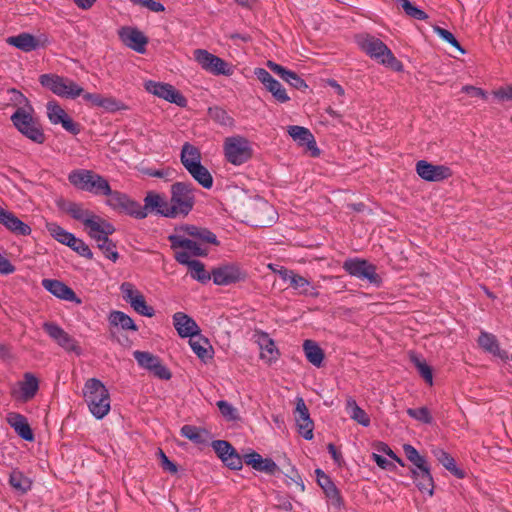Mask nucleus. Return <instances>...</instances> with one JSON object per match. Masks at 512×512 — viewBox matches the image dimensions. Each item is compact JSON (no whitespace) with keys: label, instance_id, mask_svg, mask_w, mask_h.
<instances>
[{"label":"nucleus","instance_id":"25","mask_svg":"<svg viewBox=\"0 0 512 512\" xmlns=\"http://www.w3.org/2000/svg\"><path fill=\"white\" fill-rule=\"evenodd\" d=\"M174 257L178 263L188 266L193 279L201 283H206L212 278V272H207L202 262L190 260L189 254L186 251H177Z\"/></svg>","mask_w":512,"mask_h":512},{"label":"nucleus","instance_id":"64","mask_svg":"<svg viewBox=\"0 0 512 512\" xmlns=\"http://www.w3.org/2000/svg\"><path fill=\"white\" fill-rule=\"evenodd\" d=\"M495 96L501 100H512V85L495 91Z\"/></svg>","mask_w":512,"mask_h":512},{"label":"nucleus","instance_id":"22","mask_svg":"<svg viewBox=\"0 0 512 512\" xmlns=\"http://www.w3.org/2000/svg\"><path fill=\"white\" fill-rule=\"evenodd\" d=\"M44 331L54 340L60 347L66 351H77L78 345L73 337H71L63 328L54 322H45L43 324Z\"/></svg>","mask_w":512,"mask_h":512},{"label":"nucleus","instance_id":"18","mask_svg":"<svg viewBox=\"0 0 512 512\" xmlns=\"http://www.w3.org/2000/svg\"><path fill=\"white\" fill-rule=\"evenodd\" d=\"M213 450L222 462L231 469H241L243 460L235 448L225 440H215L211 443Z\"/></svg>","mask_w":512,"mask_h":512},{"label":"nucleus","instance_id":"36","mask_svg":"<svg viewBox=\"0 0 512 512\" xmlns=\"http://www.w3.org/2000/svg\"><path fill=\"white\" fill-rule=\"evenodd\" d=\"M39 389L38 379L31 373H25L24 379L19 383V398L22 401L31 400Z\"/></svg>","mask_w":512,"mask_h":512},{"label":"nucleus","instance_id":"34","mask_svg":"<svg viewBox=\"0 0 512 512\" xmlns=\"http://www.w3.org/2000/svg\"><path fill=\"white\" fill-rule=\"evenodd\" d=\"M479 346L486 352L501 359L507 358V353L501 350L499 342L495 335L488 332H481L478 337Z\"/></svg>","mask_w":512,"mask_h":512},{"label":"nucleus","instance_id":"31","mask_svg":"<svg viewBox=\"0 0 512 512\" xmlns=\"http://www.w3.org/2000/svg\"><path fill=\"white\" fill-rule=\"evenodd\" d=\"M431 453L438 463L448 470L453 477L458 479L466 477V472L457 465L455 459L444 449L440 447H432Z\"/></svg>","mask_w":512,"mask_h":512},{"label":"nucleus","instance_id":"21","mask_svg":"<svg viewBox=\"0 0 512 512\" xmlns=\"http://www.w3.org/2000/svg\"><path fill=\"white\" fill-rule=\"evenodd\" d=\"M118 34L121 41L127 47L138 53L145 52L146 45L148 44V38L144 35L143 32L137 28L125 26L119 30Z\"/></svg>","mask_w":512,"mask_h":512},{"label":"nucleus","instance_id":"50","mask_svg":"<svg viewBox=\"0 0 512 512\" xmlns=\"http://www.w3.org/2000/svg\"><path fill=\"white\" fill-rule=\"evenodd\" d=\"M323 489L324 493L328 497L331 505L340 507L341 499L339 497L338 490L335 486V482H318Z\"/></svg>","mask_w":512,"mask_h":512},{"label":"nucleus","instance_id":"10","mask_svg":"<svg viewBox=\"0 0 512 512\" xmlns=\"http://www.w3.org/2000/svg\"><path fill=\"white\" fill-rule=\"evenodd\" d=\"M103 196L108 197L106 204L113 210L119 213L130 215L136 219L145 218V213L140 203L132 200L125 193L120 191H113L110 188V193L103 194Z\"/></svg>","mask_w":512,"mask_h":512},{"label":"nucleus","instance_id":"53","mask_svg":"<svg viewBox=\"0 0 512 512\" xmlns=\"http://www.w3.org/2000/svg\"><path fill=\"white\" fill-rule=\"evenodd\" d=\"M407 414L422 423L431 424L433 421L432 415L428 408L420 407V408H409L407 409Z\"/></svg>","mask_w":512,"mask_h":512},{"label":"nucleus","instance_id":"1","mask_svg":"<svg viewBox=\"0 0 512 512\" xmlns=\"http://www.w3.org/2000/svg\"><path fill=\"white\" fill-rule=\"evenodd\" d=\"M356 42L367 55L378 63L395 71L402 70V63L380 39L370 34H360L356 36Z\"/></svg>","mask_w":512,"mask_h":512},{"label":"nucleus","instance_id":"44","mask_svg":"<svg viewBox=\"0 0 512 512\" xmlns=\"http://www.w3.org/2000/svg\"><path fill=\"white\" fill-rule=\"evenodd\" d=\"M46 228H47L48 232L50 233V235L55 240H57L58 242L66 245V246H69V244L72 242V240L75 237L74 234L68 232L67 230L62 228L60 225H58L57 223H48L46 225Z\"/></svg>","mask_w":512,"mask_h":512},{"label":"nucleus","instance_id":"28","mask_svg":"<svg viewBox=\"0 0 512 512\" xmlns=\"http://www.w3.org/2000/svg\"><path fill=\"white\" fill-rule=\"evenodd\" d=\"M42 286L48 292L62 300L75 302L76 304L82 303V300L76 295V293L59 280L43 279Z\"/></svg>","mask_w":512,"mask_h":512},{"label":"nucleus","instance_id":"51","mask_svg":"<svg viewBox=\"0 0 512 512\" xmlns=\"http://www.w3.org/2000/svg\"><path fill=\"white\" fill-rule=\"evenodd\" d=\"M209 116L212 120L223 126H230L233 123V119L228 115L226 110L220 107L209 108Z\"/></svg>","mask_w":512,"mask_h":512},{"label":"nucleus","instance_id":"46","mask_svg":"<svg viewBox=\"0 0 512 512\" xmlns=\"http://www.w3.org/2000/svg\"><path fill=\"white\" fill-rule=\"evenodd\" d=\"M289 135L294 139L301 142V144L314 143V137L312 133L305 127L301 126H290L288 129Z\"/></svg>","mask_w":512,"mask_h":512},{"label":"nucleus","instance_id":"55","mask_svg":"<svg viewBox=\"0 0 512 512\" xmlns=\"http://www.w3.org/2000/svg\"><path fill=\"white\" fill-rule=\"evenodd\" d=\"M434 31L442 40L457 48L461 53L465 52L450 31L438 26L434 28Z\"/></svg>","mask_w":512,"mask_h":512},{"label":"nucleus","instance_id":"16","mask_svg":"<svg viewBox=\"0 0 512 512\" xmlns=\"http://www.w3.org/2000/svg\"><path fill=\"white\" fill-rule=\"evenodd\" d=\"M145 88L149 93L169 101L170 103L177 104L181 107L186 105V98L170 84L147 81Z\"/></svg>","mask_w":512,"mask_h":512},{"label":"nucleus","instance_id":"48","mask_svg":"<svg viewBox=\"0 0 512 512\" xmlns=\"http://www.w3.org/2000/svg\"><path fill=\"white\" fill-rule=\"evenodd\" d=\"M395 2L402 7L405 13L417 20H425L428 18L427 14L413 5L409 0H395Z\"/></svg>","mask_w":512,"mask_h":512},{"label":"nucleus","instance_id":"9","mask_svg":"<svg viewBox=\"0 0 512 512\" xmlns=\"http://www.w3.org/2000/svg\"><path fill=\"white\" fill-rule=\"evenodd\" d=\"M40 83L60 97L75 99L83 93V89L76 82L58 75H41Z\"/></svg>","mask_w":512,"mask_h":512},{"label":"nucleus","instance_id":"26","mask_svg":"<svg viewBox=\"0 0 512 512\" xmlns=\"http://www.w3.org/2000/svg\"><path fill=\"white\" fill-rule=\"evenodd\" d=\"M142 209L145 213V218L149 212H155L161 216L174 218L167 210H170V202L167 201L164 195L149 191L144 198V206Z\"/></svg>","mask_w":512,"mask_h":512},{"label":"nucleus","instance_id":"14","mask_svg":"<svg viewBox=\"0 0 512 512\" xmlns=\"http://www.w3.org/2000/svg\"><path fill=\"white\" fill-rule=\"evenodd\" d=\"M278 274L282 280L289 283L290 287H292L297 294L312 297L318 296V291L311 281L295 271L282 268L278 271Z\"/></svg>","mask_w":512,"mask_h":512},{"label":"nucleus","instance_id":"59","mask_svg":"<svg viewBox=\"0 0 512 512\" xmlns=\"http://www.w3.org/2000/svg\"><path fill=\"white\" fill-rule=\"evenodd\" d=\"M160 466L164 471L175 474L177 472V466L175 463L169 460L162 450H159Z\"/></svg>","mask_w":512,"mask_h":512},{"label":"nucleus","instance_id":"63","mask_svg":"<svg viewBox=\"0 0 512 512\" xmlns=\"http://www.w3.org/2000/svg\"><path fill=\"white\" fill-rule=\"evenodd\" d=\"M15 271V267L11 262L0 254V273L11 274Z\"/></svg>","mask_w":512,"mask_h":512},{"label":"nucleus","instance_id":"24","mask_svg":"<svg viewBox=\"0 0 512 512\" xmlns=\"http://www.w3.org/2000/svg\"><path fill=\"white\" fill-rule=\"evenodd\" d=\"M168 240L171 243V248L175 251H186L190 256H206L208 253L207 248L195 239H188L181 235H170Z\"/></svg>","mask_w":512,"mask_h":512},{"label":"nucleus","instance_id":"23","mask_svg":"<svg viewBox=\"0 0 512 512\" xmlns=\"http://www.w3.org/2000/svg\"><path fill=\"white\" fill-rule=\"evenodd\" d=\"M254 74L277 101L285 103L290 100L285 88L267 70L256 68Z\"/></svg>","mask_w":512,"mask_h":512},{"label":"nucleus","instance_id":"7","mask_svg":"<svg viewBox=\"0 0 512 512\" xmlns=\"http://www.w3.org/2000/svg\"><path fill=\"white\" fill-rule=\"evenodd\" d=\"M11 121L20 133L31 141L42 144L46 137L39 122L23 108H18L11 116Z\"/></svg>","mask_w":512,"mask_h":512},{"label":"nucleus","instance_id":"54","mask_svg":"<svg viewBox=\"0 0 512 512\" xmlns=\"http://www.w3.org/2000/svg\"><path fill=\"white\" fill-rule=\"evenodd\" d=\"M68 247H70L82 257H86L88 259L93 257V253L91 252L89 246L79 238L74 237Z\"/></svg>","mask_w":512,"mask_h":512},{"label":"nucleus","instance_id":"49","mask_svg":"<svg viewBox=\"0 0 512 512\" xmlns=\"http://www.w3.org/2000/svg\"><path fill=\"white\" fill-rule=\"evenodd\" d=\"M98 108H102L107 112H116L120 110H125L127 107L121 101L117 100L113 96L102 95L100 99V104Z\"/></svg>","mask_w":512,"mask_h":512},{"label":"nucleus","instance_id":"27","mask_svg":"<svg viewBox=\"0 0 512 512\" xmlns=\"http://www.w3.org/2000/svg\"><path fill=\"white\" fill-rule=\"evenodd\" d=\"M47 116L52 124H61L66 131L73 134L79 132L78 125L55 101L47 103Z\"/></svg>","mask_w":512,"mask_h":512},{"label":"nucleus","instance_id":"62","mask_svg":"<svg viewBox=\"0 0 512 512\" xmlns=\"http://www.w3.org/2000/svg\"><path fill=\"white\" fill-rule=\"evenodd\" d=\"M83 99L91 106V107H99L100 99L102 94L99 93H82Z\"/></svg>","mask_w":512,"mask_h":512},{"label":"nucleus","instance_id":"4","mask_svg":"<svg viewBox=\"0 0 512 512\" xmlns=\"http://www.w3.org/2000/svg\"><path fill=\"white\" fill-rule=\"evenodd\" d=\"M195 191L196 189L191 183L176 182L172 184L168 214L174 218L188 215L195 204Z\"/></svg>","mask_w":512,"mask_h":512},{"label":"nucleus","instance_id":"58","mask_svg":"<svg viewBox=\"0 0 512 512\" xmlns=\"http://www.w3.org/2000/svg\"><path fill=\"white\" fill-rule=\"evenodd\" d=\"M195 240L200 242L202 245L204 243L215 244V245L218 244L216 235L205 228H202V230L195 237Z\"/></svg>","mask_w":512,"mask_h":512},{"label":"nucleus","instance_id":"47","mask_svg":"<svg viewBox=\"0 0 512 512\" xmlns=\"http://www.w3.org/2000/svg\"><path fill=\"white\" fill-rule=\"evenodd\" d=\"M189 344L193 352L202 360L211 357L209 354L207 339L190 337Z\"/></svg>","mask_w":512,"mask_h":512},{"label":"nucleus","instance_id":"19","mask_svg":"<svg viewBox=\"0 0 512 512\" xmlns=\"http://www.w3.org/2000/svg\"><path fill=\"white\" fill-rule=\"evenodd\" d=\"M416 172L422 179L430 182L442 181L452 175L449 167L434 165L425 160H419L416 163Z\"/></svg>","mask_w":512,"mask_h":512},{"label":"nucleus","instance_id":"11","mask_svg":"<svg viewBox=\"0 0 512 512\" xmlns=\"http://www.w3.org/2000/svg\"><path fill=\"white\" fill-rule=\"evenodd\" d=\"M194 58L205 71L213 75L230 76L233 74V66L220 57L211 54L204 49H196Z\"/></svg>","mask_w":512,"mask_h":512},{"label":"nucleus","instance_id":"45","mask_svg":"<svg viewBox=\"0 0 512 512\" xmlns=\"http://www.w3.org/2000/svg\"><path fill=\"white\" fill-rule=\"evenodd\" d=\"M133 356H134L135 360L137 361V363L139 364V366H141L142 368H145L149 371H151V369H153L154 366L156 364H158V362L160 361L159 357H157L149 352H144V351H139V350L134 351Z\"/></svg>","mask_w":512,"mask_h":512},{"label":"nucleus","instance_id":"32","mask_svg":"<svg viewBox=\"0 0 512 512\" xmlns=\"http://www.w3.org/2000/svg\"><path fill=\"white\" fill-rule=\"evenodd\" d=\"M403 450L405 452L406 458L413 464L416 469H418V471H414V474L418 477L432 480L427 461L422 455L419 454L416 448H414L412 445L406 444L403 446Z\"/></svg>","mask_w":512,"mask_h":512},{"label":"nucleus","instance_id":"60","mask_svg":"<svg viewBox=\"0 0 512 512\" xmlns=\"http://www.w3.org/2000/svg\"><path fill=\"white\" fill-rule=\"evenodd\" d=\"M151 372L158 378L163 380H169L171 378V373L168 368L162 364L161 360L151 369Z\"/></svg>","mask_w":512,"mask_h":512},{"label":"nucleus","instance_id":"17","mask_svg":"<svg viewBox=\"0 0 512 512\" xmlns=\"http://www.w3.org/2000/svg\"><path fill=\"white\" fill-rule=\"evenodd\" d=\"M246 278V273L236 264L221 265L212 270V279L216 285H230Z\"/></svg>","mask_w":512,"mask_h":512},{"label":"nucleus","instance_id":"41","mask_svg":"<svg viewBox=\"0 0 512 512\" xmlns=\"http://www.w3.org/2000/svg\"><path fill=\"white\" fill-rule=\"evenodd\" d=\"M109 322L111 325L119 326L123 330H138V327L134 323L133 319L121 311H112L109 315Z\"/></svg>","mask_w":512,"mask_h":512},{"label":"nucleus","instance_id":"20","mask_svg":"<svg viewBox=\"0 0 512 512\" xmlns=\"http://www.w3.org/2000/svg\"><path fill=\"white\" fill-rule=\"evenodd\" d=\"M298 432L306 439L313 438L314 423L310 418L309 410L303 398L299 397L296 400V408L294 412Z\"/></svg>","mask_w":512,"mask_h":512},{"label":"nucleus","instance_id":"40","mask_svg":"<svg viewBox=\"0 0 512 512\" xmlns=\"http://www.w3.org/2000/svg\"><path fill=\"white\" fill-rule=\"evenodd\" d=\"M346 410L349 416L360 425L364 427L370 425L369 416L362 408L357 405L356 401L352 397H349L346 400Z\"/></svg>","mask_w":512,"mask_h":512},{"label":"nucleus","instance_id":"15","mask_svg":"<svg viewBox=\"0 0 512 512\" xmlns=\"http://www.w3.org/2000/svg\"><path fill=\"white\" fill-rule=\"evenodd\" d=\"M66 212L75 220L81 221L88 232L97 231L101 222L105 219L85 209L82 204L71 202L66 208Z\"/></svg>","mask_w":512,"mask_h":512},{"label":"nucleus","instance_id":"35","mask_svg":"<svg viewBox=\"0 0 512 512\" xmlns=\"http://www.w3.org/2000/svg\"><path fill=\"white\" fill-rule=\"evenodd\" d=\"M180 433L183 437L197 445L207 444L212 439L211 434L207 430L193 425L182 426Z\"/></svg>","mask_w":512,"mask_h":512},{"label":"nucleus","instance_id":"33","mask_svg":"<svg viewBox=\"0 0 512 512\" xmlns=\"http://www.w3.org/2000/svg\"><path fill=\"white\" fill-rule=\"evenodd\" d=\"M7 422L22 439L26 441L34 440V434L25 416L11 412L7 416Z\"/></svg>","mask_w":512,"mask_h":512},{"label":"nucleus","instance_id":"8","mask_svg":"<svg viewBox=\"0 0 512 512\" xmlns=\"http://www.w3.org/2000/svg\"><path fill=\"white\" fill-rule=\"evenodd\" d=\"M224 154L229 163L240 166L252 158L253 149L246 138L232 136L224 141Z\"/></svg>","mask_w":512,"mask_h":512},{"label":"nucleus","instance_id":"3","mask_svg":"<svg viewBox=\"0 0 512 512\" xmlns=\"http://www.w3.org/2000/svg\"><path fill=\"white\" fill-rule=\"evenodd\" d=\"M243 461L253 469L270 476H284L289 480H295L299 477L295 468L286 459H284V463L279 465L270 458H263L259 453L251 452L244 455Z\"/></svg>","mask_w":512,"mask_h":512},{"label":"nucleus","instance_id":"13","mask_svg":"<svg viewBox=\"0 0 512 512\" xmlns=\"http://www.w3.org/2000/svg\"><path fill=\"white\" fill-rule=\"evenodd\" d=\"M120 289L124 300L128 302L137 313L146 317H153L155 315L153 307L146 303L143 294L135 289L133 284L124 282Z\"/></svg>","mask_w":512,"mask_h":512},{"label":"nucleus","instance_id":"5","mask_svg":"<svg viewBox=\"0 0 512 512\" xmlns=\"http://www.w3.org/2000/svg\"><path fill=\"white\" fill-rule=\"evenodd\" d=\"M68 180L74 187L97 196L110 193V184L108 181L92 170H73L69 173Z\"/></svg>","mask_w":512,"mask_h":512},{"label":"nucleus","instance_id":"29","mask_svg":"<svg viewBox=\"0 0 512 512\" xmlns=\"http://www.w3.org/2000/svg\"><path fill=\"white\" fill-rule=\"evenodd\" d=\"M0 224L11 233L19 236H27L31 233V228L21 221L13 212H10L0 206Z\"/></svg>","mask_w":512,"mask_h":512},{"label":"nucleus","instance_id":"39","mask_svg":"<svg viewBox=\"0 0 512 512\" xmlns=\"http://www.w3.org/2000/svg\"><path fill=\"white\" fill-rule=\"evenodd\" d=\"M303 350L307 360L316 367H320L323 363L324 352L320 346L312 341L305 340L303 343Z\"/></svg>","mask_w":512,"mask_h":512},{"label":"nucleus","instance_id":"37","mask_svg":"<svg viewBox=\"0 0 512 512\" xmlns=\"http://www.w3.org/2000/svg\"><path fill=\"white\" fill-rule=\"evenodd\" d=\"M6 42L24 52H31L38 47V40L29 33H20L16 36H10Z\"/></svg>","mask_w":512,"mask_h":512},{"label":"nucleus","instance_id":"12","mask_svg":"<svg viewBox=\"0 0 512 512\" xmlns=\"http://www.w3.org/2000/svg\"><path fill=\"white\" fill-rule=\"evenodd\" d=\"M115 232L114 226L108 221L101 222L97 231L88 232V235L96 241L98 248L106 258L116 262L119 254L116 251V245L109 239V235Z\"/></svg>","mask_w":512,"mask_h":512},{"label":"nucleus","instance_id":"42","mask_svg":"<svg viewBox=\"0 0 512 512\" xmlns=\"http://www.w3.org/2000/svg\"><path fill=\"white\" fill-rule=\"evenodd\" d=\"M190 175L204 188L210 189L213 185V177L209 170L202 164L187 170Z\"/></svg>","mask_w":512,"mask_h":512},{"label":"nucleus","instance_id":"38","mask_svg":"<svg viewBox=\"0 0 512 512\" xmlns=\"http://www.w3.org/2000/svg\"><path fill=\"white\" fill-rule=\"evenodd\" d=\"M180 159L185 169L189 170L201 164V153L197 147L186 142L182 146Z\"/></svg>","mask_w":512,"mask_h":512},{"label":"nucleus","instance_id":"52","mask_svg":"<svg viewBox=\"0 0 512 512\" xmlns=\"http://www.w3.org/2000/svg\"><path fill=\"white\" fill-rule=\"evenodd\" d=\"M411 361L417 368V370H418L419 374L422 376V378L427 383L432 385L433 375H432V370H431L430 366L424 360L420 359L419 357H417L415 355H413L411 357Z\"/></svg>","mask_w":512,"mask_h":512},{"label":"nucleus","instance_id":"43","mask_svg":"<svg viewBox=\"0 0 512 512\" xmlns=\"http://www.w3.org/2000/svg\"><path fill=\"white\" fill-rule=\"evenodd\" d=\"M261 349V358L268 363H271L277 359L278 352L276 350L274 342L267 336L263 335L259 340Z\"/></svg>","mask_w":512,"mask_h":512},{"label":"nucleus","instance_id":"57","mask_svg":"<svg viewBox=\"0 0 512 512\" xmlns=\"http://www.w3.org/2000/svg\"><path fill=\"white\" fill-rule=\"evenodd\" d=\"M217 407L219 408L221 414L227 418L228 420H235L238 417V413L236 408H234L230 403L224 400H220L217 402Z\"/></svg>","mask_w":512,"mask_h":512},{"label":"nucleus","instance_id":"56","mask_svg":"<svg viewBox=\"0 0 512 512\" xmlns=\"http://www.w3.org/2000/svg\"><path fill=\"white\" fill-rule=\"evenodd\" d=\"M284 81L287 82L293 88H296L298 90H303L307 88V84L305 83V81L297 73L291 70H289L288 73H286Z\"/></svg>","mask_w":512,"mask_h":512},{"label":"nucleus","instance_id":"30","mask_svg":"<svg viewBox=\"0 0 512 512\" xmlns=\"http://www.w3.org/2000/svg\"><path fill=\"white\" fill-rule=\"evenodd\" d=\"M173 325L178 335L182 338L195 337L200 334L198 324L183 312H176L173 315Z\"/></svg>","mask_w":512,"mask_h":512},{"label":"nucleus","instance_id":"61","mask_svg":"<svg viewBox=\"0 0 512 512\" xmlns=\"http://www.w3.org/2000/svg\"><path fill=\"white\" fill-rule=\"evenodd\" d=\"M139 6L145 7L152 12H163L165 7L162 3L155 0H142Z\"/></svg>","mask_w":512,"mask_h":512},{"label":"nucleus","instance_id":"2","mask_svg":"<svg viewBox=\"0 0 512 512\" xmlns=\"http://www.w3.org/2000/svg\"><path fill=\"white\" fill-rule=\"evenodd\" d=\"M85 402L89 411L97 419L104 418L110 411V395L103 383L91 378L87 380L83 388Z\"/></svg>","mask_w":512,"mask_h":512},{"label":"nucleus","instance_id":"6","mask_svg":"<svg viewBox=\"0 0 512 512\" xmlns=\"http://www.w3.org/2000/svg\"><path fill=\"white\" fill-rule=\"evenodd\" d=\"M343 269L351 276L368 284L380 287L382 278L377 273V267L366 259L349 258L343 262Z\"/></svg>","mask_w":512,"mask_h":512}]
</instances>
